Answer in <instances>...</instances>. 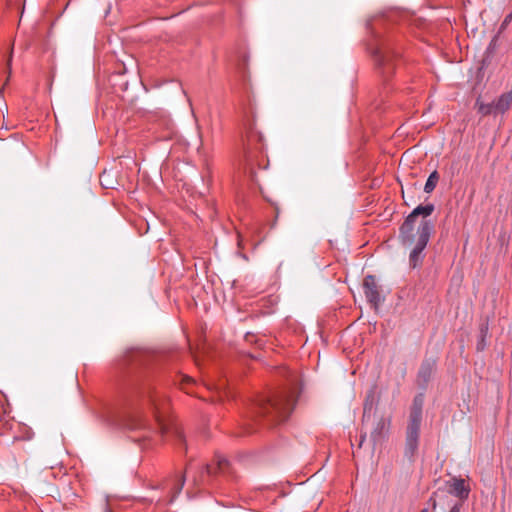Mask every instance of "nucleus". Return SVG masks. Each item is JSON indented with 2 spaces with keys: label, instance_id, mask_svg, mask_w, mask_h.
<instances>
[{
  "label": "nucleus",
  "instance_id": "nucleus-1",
  "mask_svg": "<svg viewBox=\"0 0 512 512\" xmlns=\"http://www.w3.org/2000/svg\"><path fill=\"white\" fill-rule=\"evenodd\" d=\"M435 207L429 203L419 205L406 217L400 227V238L403 246L412 247L409 254V263L412 268H416L422 264L424 259L423 251L426 248L431 233L434 230V224L430 220H422L414 233L415 221L418 216L426 218L430 216Z\"/></svg>",
  "mask_w": 512,
  "mask_h": 512
},
{
  "label": "nucleus",
  "instance_id": "nucleus-2",
  "mask_svg": "<svg viewBox=\"0 0 512 512\" xmlns=\"http://www.w3.org/2000/svg\"><path fill=\"white\" fill-rule=\"evenodd\" d=\"M297 397L294 389L285 390L273 396L259 398L253 403V409L257 414H271L280 420H286L296 405Z\"/></svg>",
  "mask_w": 512,
  "mask_h": 512
},
{
  "label": "nucleus",
  "instance_id": "nucleus-3",
  "mask_svg": "<svg viewBox=\"0 0 512 512\" xmlns=\"http://www.w3.org/2000/svg\"><path fill=\"white\" fill-rule=\"evenodd\" d=\"M421 425L407 424L405 432L404 457L413 462L419 448Z\"/></svg>",
  "mask_w": 512,
  "mask_h": 512
},
{
  "label": "nucleus",
  "instance_id": "nucleus-4",
  "mask_svg": "<svg viewBox=\"0 0 512 512\" xmlns=\"http://www.w3.org/2000/svg\"><path fill=\"white\" fill-rule=\"evenodd\" d=\"M363 290L367 301L377 308L381 303V295L376 278L373 275H368L363 281Z\"/></svg>",
  "mask_w": 512,
  "mask_h": 512
},
{
  "label": "nucleus",
  "instance_id": "nucleus-5",
  "mask_svg": "<svg viewBox=\"0 0 512 512\" xmlns=\"http://www.w3.org/2000/svg\"><path fill=\"white\" fill-rule=\"evenodd\" d=\"M423 405L424 395L420 393L416 395L413 399V403L409 413L408 424L421 425Z\"/></svg>",
  "mask_w": 512,
  "mask_h": 512
},
{
  "label": "nucleus",
  "instance_id": "nucleus-6",
  "mask_svg": "<svg viewBox=\"0 0 512 512\" xmlns=\"http://www.w3.org/2000/svg\"><path fill=\"white\" fill-rule=\"evenodd\" d=\"M228 467V461L223 456H216V464H208L204 467L203 471L201 472V475L199 479H195L196 483H202L205 481L204 474L206 473L207 476H210L212 474H215L217 472L224 473L226 468Z\"/></svg>",
  "mask_w": 512,
  "mask_h": 512
},
{
  "label": "nucleus",
  "instance_id": "nucleus-7",
  "mask_svg": "<svg viewBox=\"0 0 512 512\" xmlns=\"http://www.w3.org/2000/svg\"><path fill=\"white\" fill-rule=\"evenodd\" d=\"M448 492L461 500H466L470 493V487L466 484L464 479L453 478L448 483Z\"/></svg>",
  "mask_w": 512,
  "mask_h": 512
},
{
  "label": "nucleus",
  "instance_id": "nucleus-8",
  "mask_svg": "<svg viewBox=\"0 0 512 512\" xmlns=\"http://www.w3.org/2000/svg\"><path fill=\"white\" fill-rule=\"evenodd\" d=\"M512 104V90L502 94L496 101H495V111L497 113H505L507 110H509L510 106Z\"/></svg>",
  "mask_w": 512,
  "mask_h": 512
},
{
  "label": "nucleus",
  "instance_id": "nucleus-9",
  "mask_svg": "<svg viewBox=\"0 0 512 512\" xmlns=\"http://www.w3.org/2000/svg\"><path fill=\"white\" fill-rule=\"evenodd\" d=\"M376 61L382 69L383 74H390L392 72L393 65L389 54L378 51L376 54Z\"/></svg>",
  "mask_w": 512,
  "mask_h": 512
},
{
  "label": "nucleus",
  "instance_id": "nucleus-10",
  "mask_svg": "<svg viewBox=\"0 0 512 512\" xmlns=\"http://www.w3.org/2000/svg\"><path fill=\"white\" fill-rule=\"evenodd\" d=\"M433 369L434 363L432 361H424L419 369L418 378L421 379L424 383H426L430 379Z\"/></svg>",
  "mask_w": 512,
  "mask_h": 512
},
{
  "label": "nucleus",
  "instance_id": "nucleus-11",
  "mask_svg": "<svg viewBox=\"0 0 512 512\" xmlns=\"http://www.w3.org/2000/svg\"><path fill=\"white\" fill-rule=\"evenodd\" d=\"M475 107H476L478 113L481 114L482 116H487L492 113H495V114L497 113L495 111V102L484 103L480 100V98H478L476 100Z\"/></svg>",
  "mask_w": 512,
  "mask_h": 512
},
{
  "label": "nucleus",
  "instance_id": "nucleus-12",
  "mask_svg": "<svg viewBox=\"0 0 512 512\" xmlns=\"http://www.w3.org/2000/svg\"><path fill=\"white\" fill-rule=\"evenodd\" d=\"M385 425H386L385 421L383 419H380L377 422L375 429L372 431L371 439H372L374 445H376L378 442L381 441V439L383 437L382 432L385 429Z\"/></svg>",
  "mask_w": 512,
  "mask_h": 512
},
{
  "label": "nucleus",
  "instance_id": "nucleus-13",
  "mask_svg": "<svg viewBox=\"0 0 512 512\" xmlns=\"http://www.w3.org/2000/svg\"><path fill=\"white\" fill-rule=\"evenodd\" d=\"M438 180H439V174H438V172H437V171H433V172L429 175V177H428V179H427V181H426V183H425L424 191H425L426 193H431V192L435 189V187H436V185H437Z\"/></svg>",
  "mask_w": 512,
  "mask_h": 512
},
{
  "label": "nucleus",
  "instance_id": "nucleus-14",
  "mask_svg": "<svg viewBox=\"0 0 512 512\" xmlns=\"http://www.w3.org/2000/svg\"><path fill=\"white\" fill-rule=\"evenodd\" d=\"M125 425L128 429H140L143 427L144 424L142 420L138 418H133L129 420Z\"/></svg>",
  "mask_w": 512,
  "mask_h": 512
},
{
  "label": "nucleus",
  "instance_id": "nucleus-15",
  "mask_svg": "<svg viewBox=\"0 0 512 512\" xmlns=\"http://www.w3.org/2000/svg\"><path fill=\"white\" fill-rule=\"evenodd\" d=\"M512 21V11L507 14L501 24L500 30H504Z\"/></svg>",
  "mask_w": 512,
  "mask_h": 512
},
{
  "label": "nucleus",
  "instance_id": "nucleus-16",
  "mask_svg": "<svg viewBox=\"0 0 512 512\" xmlns=\"http://www.w3.org/2000/svg\"><path fill=\"white\" fill-rule=\"evenodd\" d=\"M156 420L158 422L159 430L162 434L166 433V425L160 420V417L158 414L155 413Z\"/></svg>",
  "mask_w": 512,
  "mask_h": 512
},
{
  "label": "nucleus",
  "instance_id": "nucleus-17",
  "mask_svg": "<svg viewBox=\"0 0 512 512\" xmlns=\"http://www.w3.org/2000/svg\"><path fill=\"white\" fill-rule=\"evenodd\" d=\"M184 482H185V478L184 476L181 477L180 481H179V484H177V486H175V494L173 496V498L179 494L184 486Z\"/></svg>",
  "mask_w": 512,
  "mask_h": 512
},
{
  "label": "nucleus",
  "instance_id": "nucleus-18",
  "mask_svg": "<svg viewBox=\"0 0 512 512\" xmlns=\"http://www.w3.org/2000/svg\"><path fill=\"white\" fill-rule=\"evenodd\" d=\"M461 508V504H454L449 512H461Z\"/></svg>",
  "mask_w": 512,
  "mask_h": 512
},
{
  "label": "nucleus",
  "instance_id": "nucleus-19",
  "mask_svg": "<svg viewBox=\"0 0 512 512\" xmlns=\"http://www.w3.org/2000/svg\"><path fill=\"white\" fill-rule=\"evenodd\" d=\"M437 494H438V492H435V493L433 494V496L430 498V501H431V502H432V504H433V508H435V507H436V500H435V498H434V497H435Z\"/></svg>",
  "mask_w": 512,
  "mask_h": 512
},
{
  "label": "nucleus",
  "instance_id": "nucleus-20",
  "mask_svg": "<svg viewBox=\"0 0 512 512\" xmlns=\"http://www.w3.org/2000/svg\"><path fill=\"white\" fill-rule=\"evenodd\" d=\"M11 62H12V53L10 54L8 61H7V67L9 69V71L11 70Z\"/></svg>",
  "mask_w": 512,
  "mask_h": 512
},
{
  "label": "nucleus",
  "instance_id": "nucleus-21",
  "mask_svg": "<svg viewBox=\"0 0 512 512\" xmlns=\"http://www.w3.org/2000/svg\"><path fill=\"white\" fill-rule=\"evenodd\" d=\"M175 435H176V437H177L179 440H182V439H183V435H182V433H181L180 431L175 430Z\"/></svg>",
  "mask_w": 512,
  "mask_h": 512
},
{
  "label": "nucleus",
  "instance_id": "nucleus-22",
  "mask_svg": "<svg viewBox=\"0 0 512 512\" xmlns=\"http://www.w3.org/2000/svg\"><path fill=\"white\" fill-rule=\"evenodd\" d=\"M365 438H366V435H362V436H361V440H360V443H359V446H360V447L362 446V443H363V441L365 440Z\"/></svg>",
  "mask_w": 512,
  "mask_h": 512
},
{
  "label": "nucleus",
  "instance_id": "nucleus-23",
  "mask_svg": "<svg viewBox=\"0 0 512 512\" xmlns=\"http://www.w3.org/2000/svg\"><path fill=\"white\" fill-rule=\"evenodd\" d=\"M153 406H154L155 409H158V407H157L155 402H153Z\"/></svg>",
  "mask_w": 512,
  "mask_h": 512
},
{
  "label": "nucleus",
  "instance_id": "nucleus-24",
  "mask_svg": "<svg viewBox=\"0 0 512 512\" xmlns=\"http://www.w3.org/2000/svg\"><path fill=\"white\" fill-rule=\"evenodd\" d=\"M421 512H428V510L427 509H423Z\"/></svg>",
  "mask_w": 512,
  "mask_h": 512
}]
</instances>
